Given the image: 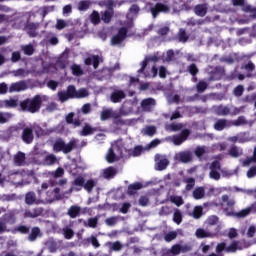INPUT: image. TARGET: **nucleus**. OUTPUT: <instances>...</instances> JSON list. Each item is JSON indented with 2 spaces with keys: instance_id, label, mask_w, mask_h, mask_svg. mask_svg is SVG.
<instances>
[{
  "instance_id": "nucleus-28",
  "label": "nucleus",
  "mask_w": 256,
  "mask_h": 256,
  "mask_svg": "<svg viewBox=\"0 0 256 256\" xmlns=\"http://www.w3.org/2000/svg\"><path fill=\"white\" fill-rule=\"evenodd\" d=\"M116 175H117V168H115L113 166H109L108 168L104 169V171H103L104 179H115Z\"/></svg>"
},
{
  "instance_id": "nucleus-14",
  "label": "nucleus",
  "mask_w": 256,
  "mask_h": 256,
  "mask_svg": "<svg viewBox=\"0 0 256 256\" xmlns=\"http://www.w3.org/2000/svg\"><path fill=\"white\" fill-rule=\"evenodd\" d=\"M40 26L41 24L39 22H28L24 29L29 37H37V29H39Z\"/></svg>"
},
{
  "instance_id": "nucleus-40",
  "label": "nucleus",
  "mask_w": 256,
  "mask_h": 256,
  "mask_svg": "<svg viewBox=\"0 0 256 256\" xmlns=\"http://www.w3.org/2000/svg\"><path fill=\"white\" fill-rule=\"evenodd\" d=\"M190 215L193 219H201L203 217V206H195Z\"/></svg>"
},
{
  "instance_id": "nucleus-32",
  "label": "nucleus",
  "mask_w": 256,
  "mask_h": 256,
  "mask_svg": "<svg viewBox=\"0 0 256 256\" xmlns=\"http://www.w3.org/2000/svg\"><path fill=\"white\" fill-rule=\"evenodd\" d=\"M179 43H187L189 41V35L184 28H180L177 34Z\"/></svg>"
},
{
  "instance_id": "nucleus-24",
  "label": "nucleus",
  "mask_w": 256,
  "mask_h": 256,
  "mask_svg": "<svg viewBox=\"0 0 256 256\" xmlns=\"http://www.w3.org/2000/svg\"><path fill=\"white\" fill-rule=\"evenodd\" d=\"M156 159H159L157 162V170L158 171H165L167 167H169V159L161 156V155H156Z\"/></svg>"
},
{
  "instance_id": "nucleus-22",
  "label": "nucleus",
  "mask_w": 256,
  "mask_h": 256,
  "mask_svg": "<svg viewBox=\"0 0 256 256\" xmlns=\"http://www.w3.org/2000/svg\"><path fill=\"white\" fill-rule=\"evenodd\" d=\"M214 113L218 115V117H227V115H231V108L219 105L214 108Z\"/></svg>"
},
{
  "instance_id": "nucleus-25",
  "label": "nucleus",
  "mask_w": 256,
  "mask_h": 256,
  "mask_svg": "<svg viewBox=\"0 0 256 256\" xmlns=\"http://www.w3.org/2000/svg\"><path fill=\"white\" fill-rule=\"evenodd\" d=\"M46 156H47V151L35 150L33 161H35V163H37L38 165H41V163H43V159H45Z\"/></svg>"
},
{
  "instance_id": "nucleus-52",
  "label": "nucleus",
  "mask_w": 256,
  "mask_h": 256,
  "mask_svg": "<svg viewBox=\"0 0 256 256\" xmlns=\"http://www.w3.org/2000/svg\"><path fill=\"white\" fill-rule=\"evenodd\" d=\"M85 97H89V91L85 88H80L76 90L75 99H85Z\"/></svg>"
},
{
  "instance_id": "nucleus-57",
  "label": "nucleus",
  "mask_w": 256,
  "mask_h": 256,
  "mask_svg": "<svg viewBox=\"0 0 256 256\" xmlns=\"http://www.w3.org/2000/svg\"><path fill=\"white\" fill-rule=\"evenodd\" d=\"M243 93H245V87H243V85H238L233 90V94L235 97H241Z\"/></svg>"
},
{
  "instance_id": "nucleus-45",
  "label": "nucleus",
  "mask_w": 256,
  "mask_h": 256,
  "mask_svg": "<svg viewBox=\"0 0 256 256\" xmlns=\"http://www.w3.org/2000/svg\"><path fill=\"white\" fill-rule=\"evenodd\" d=\"M241 125H247V120L244 116H239L236 120H231V127H241Z\"/></svg>"
},
{
  "instance_id": "nucleus-13",
  "label": "nucleus",
  "mask_w": 256,
  "mask_h": 256,
  "mask_svg": "<svg viewBox=\"0 0 256 256\" xmlns=\"http://www.w3.org/2000/svg\"><path fill=\"white\" fill-rule=\"evenodd\" d=\"M27 89H29L27 82L25 80H21L10 85L9 93H21V91H27Z\"/></svg>"
},
{
  "instance_id": "nucleus-35",
  "label": "nucleus",
  "mask_w": 256,
  "mask_h": 256,
  "mask_svg": "<svg viewBox=\"0 0 256 256\" xmlns=\"http://www.w3.org/2000/svg\"><path fill=\"white\" fill-rule=\"evenodd\" d=\"M14 163H15V165H17L18 167H21V166L25 165V153H23V152H18V153L14 156Z\"/></svg>"
},
{
  "instance_id": "nucleus-1",
  "label": "nucleus",
  "mask_w": 256,
  "mask_h": 256,
  "mask_svg": "<svg viewBox=\"0 0 256 256\" xmlns=\"http://www.w3.org/2000/svg\"><path fill=\"white\" fill-rule=\"evenodd\" d=\"M43 107V96L37 94L32 98H26L19 103V111L23 113H39Z\"/></svg>"
},
{
  "instance_id": "nucleus-53",
  "label": "nucleus",
  "mask_w": 256,
  "mask_h": 256,
  "mask_svg": "<svg viewBox=\"0 0 256 256\" xmlns=\"http://www.w3.org/2000/svg\"><path fill=\"white\" fill-rule=\"evenodd\" d=\"M175 239H177L176 231H170L164 235V241H166V243H171V241H175Z\"/></svg>"
},
{
  "instance_id": "nucleus-54",
  "label": "nucleus",
  "mask_w": 256,
  "mask_h": 256,
  "mask_svg": "<svg viewBox=\"0 0 256 256\" xmlns=\"http://www.w3.org/2000/svg\"><path fill=\"white\" fill-rule=\"evenodd\" d=\"M173 221H174V223H176L177 225H181V223L183 222V214H181V211L176 210V211L174 212Z\"/></svg>"
},
{
  "instance_id": "nucleus-60",
  "label": "nucleus",
  "mask_w": 256,
  "mask_h": 256,
  "mask_svg": "<svg viewBox=\"0 0 256 256\" xmlns=\"http://www.w3.org/2000/svg\"><path fill=\"white\" fill-rule=\"evenodd\" d=\"M63 234H64L65 239H73L75 232H73V229H71V228H64Z\"/></svg>"
},
{
  "instance_id": "nucleus-23",
  "label": "nucleus",
  "mask_w": 256,
  "mask_h": 256,
  "mask_svg": "<svg viewBox=\"0 0 256 256\" xmlns=\"http://www.w3.org/2000/svg\"><path fill=\"white\" fill-rule=\"evenodd\" d=\"M100 15L103 23H105L106 25H109V23L113 21V17H115V11H111V10L101 11Z\"/></svg>"
},
{
  "instance_id": "nucleus-47",
  "label": "nucleus",
  "mask_w": 256,
  "mask_h": 256,
  "mask_svg": "<svg viewBox=\"0 0 256 256\" xmlns=\"http://www.w3.org/2000/svg\"><path fill=\"white\" fill-rule=\"evenodd\" d=\"M12 117V113L0 112V125H5V123H8L9 119H11Z\"/></svg>"
},
{
  "instance_id": "nucleus-3",
  "label": "nucleus",
  "mask_w": 256,
  "mask_h": 256,
  "mask_svg": "<svg viewBox=\"0 0 256 256\" xmlns=\"http://www.w3.org/2000/svg\"><path fill=\"white\" fill-rule=\"evenodd\" d=\"M117 157L120 159H125L124 151H123V142L116 141L111 148H109L108 153L106 155V160L108 163H115L117 161Z\"/></svg>"
},
{
  "instance_id": "nucleus-58",
  "label": "nucleus",
  "mask_w": 256,
  "mask_h": 256,
  "mask_svg": "<svg viewBox=\"0 0 256 256\" xmlns=\"http://www.w3.org/2000/svg\"><path fill=\"white\" fill-rule=\"evenodd\" d=\"M188 71H189L190 75H192V77H196L197 74L199 73V68H197V64L192 63L189 65Z\"/></svg>"
},
{
  "instance_id": "nucleus-48",
  "label": "nucleus",
  "mask_w": 256,
  "mask_h": 256,
  "mask_svg": "<svg viewBox=\"0 0 256 256\" xmlns=\"http://www.w3.org/2000/svg\"><path fill=\"white\" fill-rule=\"evenodd\" d=\"M97 225H99V217H92L88 219L87 224L85 227H90L91 229H97Z\"/></svg>"
},
{
  "instance_id": "nucleus-41",
  "label": "nucleus",
  "mask_w": 256,
  "mask_h": 256,
  "mask_svg": "<svg viewBox=\"0 0 256 256\" xmlns=\"http://www.w3.org/2000/svg\"><path fill=\"white\" fill-rule=\"evenodd\" d=\"M195 236L197 239H207V237H211V233L208 231H205L203 228H198L195 232Z\"/></svg>"
},
{
  "instance_id": "nucleus-26",
  "label": "nucleus",
  "mask_w": 256,
  "mask_h": 256,
  "mask_svg": "<svg viewBox=\"0 0 256 256\" xmlns=\"http://www.w3.org/2000/svg\"><path fill=\"white\" fill-rule=\"evenodd\" d=\"M67 215H69L71 219H77V217L81 215V207L78 205L70 206L68 209Z\"/></svg>"
},
{
  "instance_id": "nucleus-36",
  "label": "nucleus",
  "mask_w": 256,
  "mask_h": 256,
  "mask_svg": "<svg viewBox=\"0 0 256 256\" xmlns=\"http://www.w3.org/2000/svg\"><path fill=\"white\" fill-rule=\"evenodd\" d=\"M139 189H143V184L141 182H136L128 186V195H135Z\"/></svg>"
},
{
  "instance_id": "nucleus-12",
  "label": "nucleus",
  "mask_w": 256,
  "mask_h": 256,
  "mask_svg": "<svg viewBox=\"0 0 256 256\" xmlns=\"http://www.w3.org/2000/svg\"><path fill=\"white\" fill-rule=\"evenodd\" d=\"M124 159H130V157H139L143 153V146H136L133 149L125 148L123 144Z\"/></svg>"
},
{
  "instance_id": "nucleus-49",
  "label": "nucleus",
  "mask_w": 256,
  "mask_h": 256,
  "mask_svg": "<svg viewBox=\"0 0 256 256\" xmlns=\"http://www.w3.org/2000/svg\"><path fill=\"white\" fill-rule=\"evenodd\" d=\"M142 133L144 135H147L148 137H153V135H155V133H157V128L155 126H146Z\"/></svg>"
},
{
  "instance_id": "nucleus-18",
  "label": "nucleus",
  "mask_w": 256,
  "mask_h": 256,
  "mask_svg": "<svg viewBox=\"0 0 256 256\" xmlns=\"http://www.w3.org/2000/svg\"><path fill=\"white\" fill-rule=\"evenodd\" d=\"M17 107H19V99L10 98L0 101L1 109H15Z\"/></svg>"
},
{
  "instance_id": "nucleus-6",
  "label": "nucleus",
  "mask_w": 256,
  "mask_h": 256,
  "mask_svg": "<svg viewBox=\"0 0 256 256\" xmlns=\"http://www.w3.org/2000/svg\"><path fill=\"white\" fill-rule=\"evenodd\" d=\"M72 185L74 187H84L87 193H93V188L97 185V182H95L93 179H89L85 182V178L78 176L74 179Z\"/></svg>"
},
{
  "instance_id": "nucleus-9",
  "label": "nucleus",
  "mask_w": 256,
  "mask_h": 256,
  "mask_svg": "<svg viewBox=\"0 0 256 256\" xmlns=\"http://www.w3.org/2000/svg\"><path fill=\"white\" fill-rule=\"evenodd\" d=\"M209 74V81H221L225 77V68L223 66H211Z\"/></svg>"
},
{
  "instance_id": "nucleus-55",
  "label": "nucleus",
  "mask_w": 256,
  "mask_h": 256,
  "mask_svg": "<svg viewBox=\"0 0 256 256\" xmlns=\"http://www.w3.org/2000/svg\"><path fill=\"white\" fill-rule=\"evenodd\" d=\"M170 201H171V203H174V205H176V207H181V205H183V203H185L183 201V197H181V196H172V197H170Z\"/></svg>"
},
{
  "instance_id": "nucleus-59",
  "label": "nucleus",
  "mask_w": 256,
  "mask_h": 256,
  "mask_svg": "<svg viewBox=\"0 0 256 256\" xmlns=\"http://www.w3.org/2000/svg\"><path fill=\"white\" fill-rule=\"evenodd\" d=\"M228 154L230 155V157H234V158H237V157L241 156V154L239 153V148H237V146H232L229 149Z\"/></svg>"
},
{
  "instance_id": "nucleus-21",
  "label": "nucleus",
  "mask_w": 256,
  "mask_h": 256,
  "mask_svg": "<svg viewBox=\"0 0 256 256\" xmlns=\"http://www.w3.org/2000/svg\"><path fill=\"white\" fill-rule=\"evenodd\" d=\"M125 97H127V95L123 90H116L111 93L110 100L112 103H121Z\"/></svg>"
},
{
  "instance_id": "nucleus-43",
  "label": "nucleus",
  "mask_w": 256,
  "mask_h": 256,
  "mask_svg": "<svg viewBox=\"0 0 256 256\" xmlns=\"http://www.w3.org/2000/svg\"><path fill=\"white\" fill-rule=\"evenodd\" d=\"M193 197L194 199H203L205 197V188L204 187H197L193 191Z\"/></svg>"
},
{
  "instance_id": "nucleus-27",
  "label": "nucleus",
  "mask_w": 256,
  "mask_h": 256,
  "mask_svg": "<svg viewBox=\"0 0 256 256\" xmlns=\"http://www.w3.org/2000/svg\"><path fill=\"white\" fill-rule=\"evenodd\" d=\"M207 11H208L207 4H197L194 7V13L198 17H205V15H207Z\"/></svg>"
},
{
  "instance_id": "nucleus-37",
  "label": "nucleus",
  "mask_w": 256,
  "mask_h": 256,
  "mask_svg": "<svg viewBox=\"0 0 256 256\" xmlns=\"http://www.w3.org/2000/svg\"><path fill=\"white\" fill-rule=\"evenodd\" d=\"M90 21L93 25H99L101 23V14L97 10H93V12L89 16Z\"/></svg>"
},
{
  "instance_id": "nucleus-30",
  "label": "nucleus",
  "mask_w": 256,
  "mask_h": 256,
  "mask_svg": "<svg viewBox=\"0 0 256 256\" xmlns=\"http://www.w3.org/2000/svg\"><path fill=\"white\" fill-rule=\"evenodd\" d=\"M99 7H106V11H115V1L114 0H100L98 1Z\"/></svg>"
},
{
  "instance_id": "nucleus-7",
  "label": "nucleus",
  "mask_w": 256,
  "mask_h": 256,
  "mask_svg": "<svg viewBox=\"0 0 256 256\" xmlns=\"http://www.w3.org/2000/svg\"><path fill=\"white\" fill-rule=\"evenodd\" d=\"M77 94V88L75 85H69L66 91L58 92V99L61 103H65V101H69V99H75Z\"/></svg>"
},
{
  "instance_id": "nucleus-20",
  "label": "nucleus",
  "mask_w": 256,
  "mask_h": 256,
  "mask_svg": "<svg viewBox=\"0 0 256 256\" xmlns=\"http://www.w3.org/2000/svg\"><path fill=\"white\" fill-rule=\"evenodd\" d=\"M65 121L67 125H73L74 128L81 127V123H83L81 119H75V112L68 113L65 117Z\"/></svg>"
},
{
  "instance_id": "nucleus-63",
  "label": "nucleus",
  "mask_w": 256,
  "mask_h": 256,
  "mask_svg": "<svg viewBox=\"0 0 256 256\" xmlns=\"http://www.w3.org/2000/svg\"><path fill=\"white\" fill-rule=\"evenodd\" d=\"M169 129H170V131H174V132L181 131V129H183V124L182 123H171L169 125Z\"/></svg>"
},
{
  "instance_id": "nucleus-62",
  "label": "nucleus",
  "mask_w": 256,
  "mask_h": 256,
  "mask_svg": "<svg viewBox=\"0 0 256 256\" xmlns=\"http://www.w3.org/2000/svg\"><path fill=\"white\" fill-rule=\"evenodd\" d=\"M223 251H227V243H218L216 246V253L219 255L220 253H223Z\"/></svg>"
},
{
  "instance_id": "nucleus-56",
  "label": "nucleus",
  "mask_w": 256,
  "mask_h": 256,
  "mask_svg": "<svg viewBox=\"0 0 256 256\" xmlns=\"http://www.w3.org/2000/svg\"><path fill=\"white\" fill-rule=\"evenodd\" d=\"M251 163H256V147L254 148L253 156L243 161V166L247 167L251 165Z\"/></svg>"
},
{
  "instance_id": "nucleus-33",
  "label": "nucleus",
  "mask_w": 256,
  "mask_h": 256,
  "mask_svg": "<svg viewBox=\"0 0 256 256\" xmlns=\"http://www.w3.org/2000/svg\"><path fill=\"white\" fill-rule=\"evenodd\" d=\"M85 65H92L94 69H98L99 68V57L97 55H94L91 57H87L84 60Z\"/></svg>"
},
{
  "instance_id": "nucleus-64",
  "label": "nucleus",
  "mask_w": 256,
  "mask_h": 256,
  "mask_svg": "<svg viewBox=\"0 0 256 256\" xmlns=\"http://www.w3.org/2000/svg\"><path fill=\"white\" fill-rule=\"evenodd\" d=\"M117 217L116 216H112V217H109L105 220V223L106 225H108V227H113L115 225H117Z\"/></svg>"
},
{
  "instance_id": "nucleus-10",
  "label": "nucleus",
  "mask_w": 256,
  "mask_h": 256,
  "mask_svg": "<svg viewBox=\"0 0 256 256\" xmlns=\"http://www.w3.org/2000/svg\"><path fill=\"white\" fill-rule=\"evenodd\" d=\"M170 8L167 4L156 3L154 6L150 7V13L153 19H157L159 17V13H169Z\"/></svg>"
},
{
  "instance_id": "nucleus-46",
  "label": "nucleus",
  "mask_w": 256,
  "mask_h": 256,
  "mask_svg": "<svg viewBox=\"0 0 256 256\" xmlns=\"http://www.w3.org/2000/svg\"><path fill=\"white\" fill-rule=\"evenodd\" d=\"M24 55H27L28 57H31L33 53H35V48L33 47L32 44H27L21 47Z\"/></svg>"
},
{
  "instance_id": "nucleus-29",
  "label": "nucleus",
  "mask_w": 256,
  "mask_h": 256,
  "mask_svg": "<svg viewBox=\"0 0 256 256\" xmlns=\"http://www.w3.org/2000/svg\"><path fill=\"white\" fill-rule=\"evenodd\" d=\"M97 131V128L92 127L89 124H85L82 130L80 131L81 137H89V135H93Z\"/></svg>"
},
{
  "instance_id": "nucleus-2",
  "label": "nucleus",
  "mask_w": 256,
  "mask_h": 256,
  "mask_svg": "<svg viewBox=\"0 0 256 256\" xmlns=\"http://www.w3.org/2000/svg\"><path fill=\"white\" fill-rule=\"evenodd\" d=\"M54 153H64V155H69L73 149H77V139L72 138L68 143H65L63 138H57L53 143Z\"/></svg>"
},
{
  "instance_id": "nucleus-31",
  "label": "nucleus",
  "mask_w": 256,
  "mask_h": 256,
  "mask_svg": "<svg viewBox=\"0 0 256 256\" xmlns=\"http://www.w3.org/2000/svg\"><path fill=\"white\" fill-rule=\"evenodd\" d=\"M37 237H41V229L39 227H33L27 239L30 243L37 241Z\"/></svg>"
},
{
  "instance_id": "nucleus-61",
  "label": "nucleus",
  "mask_w": 256,
  "mask_h": 256,
  "mask_svg": "<svg viewBox=\"0 0 256 256\" xmlns=\"http://www.w3.org/2000/svg\"><path fill=\"white\" fill-rule=\"evenodd\" d=\"M110 118H111V110L106 109L101 112L100 114L101 121H107V119H110Z\"/></svg>"
},
{
  "instance_id": "nucleus-50",
  "label": "nucleus",
  "mask_w": 256,
  "mask_h": 256,
  "mask_svg": "<svg viewBox=\"0 0 256 256\" xmlns=\"http://www.w3.org/2000/svg\"><path fill=\"white\" fill-rule=\"evenodd\" d=\"M91 7V1L82 0L78 3V11H87Z\"/></svg>"
},
{
  "instance_id": "nucleus-44",
  "label": "nucleus",
  "mask_w": 256,
  "mask_h": 256,
  "mask_svg": "<svg viewBox=\"0 0 256 256\" xmlns=\"http://www.w3.org/2000/svg\"><path fill=\"white\" fill-rule=\"evenodd\" d=\"M208 87H209V84L205 80H200L196 84V91H198V93H205Z\"/></svg>"
},
{
  "instance_id": "nucleus-38",
  "label": "nucleus",
  "mask_w": 256,
  "mask_h": 256,
  "mask_svg": "<svg viewBox=\"0 0 256 256\" xmlns=\"http://www.w3.org/2000/svg\"><path fill=\"white\" fill-rule=\"evenodd\" d=\"M251 207L244 208L240 210L239 212H236V219H245V217H248V215H251Z\"/></svg>"
},
{
  "instance_id": "nucleus-4",
  "label": "nucleus",
  "mask_w": 256,
  "mask_h": 256,
  "mask_svg": "<svg viewBox=\"0 0 256 256\" xmlns=\"http://www.w3.org/2000/svg\"><path fill=\"white\" fill-rule=\"evenodd\" d=\"M23 124H18L15 126H12L10 128L11 133H19V131H22L21 139L26 145H31L33 143V140L35 139V136L33 135V128L26 127L23 128Z\"/></svg>"
},
{
  "instance_id": "nucleus-17",
  "label": "nucleus",
  "mask_w": 256,
  "mask_h": 256,
  "mask_svg": "<svg viewBox=\"0 0 256 256\" xmlns=\"http://www.w3.org/2000/svg\"><path fill=\"white\" fill-rule=\"evenodd\" d=\"M155 105H157V102L154 98H146L141 101L142 111H145L146 113H151Z\"/></svg>"
},
{
  "instance_id": "nucleus-8",
  "label": "nucleus",
  "mask_w": 256,
  "mask_h": 256,
  "mask_svg": "<svg viewBox=\"0 0 256 256\" xmlns=\"http://www.w3.org/2000/svg\"><path fill=\"white\" fill-rule=\"evenodd\" d=\"M223 203H227V207L224 208V213L227 217H236L237 212H235V200L229 199V195H222Z\"/></svg>"
},
{
  "instance_id": "nucleus-19",
  "label": "nucleus",
  "mask_w": 256,
  "mask_h": 256,
  "mask_svg": "<svg viewBox=\"0 0 256 256\" xmlns=\"http://www.w3.org/2000/svg\"><path fill=\"white\" fill-rule=\"evenodd\" d=\"M25 203L26 205H40L43 201L37 199V194H35V192L30 191L25 194Z\"/></svg>"
},
{
  "instance_id": "nucleus-11",
  "label": "nucleus",
  "mask_w": 256,
  "mask_h": 256,
  "mask_svg": "<svg viewBox=\"0 0 256 256\" xmlns=\"http://www.w3.org/2000/svg\"><path fill=\"white\" fill-rule=\"evenodd\" d=\"M175 159L180 163H191L193 161V152L191 150L180 151L175 155Z\"/></svg>"
},
{
  "instance_id": "nucleus-39",
  "label": "nucleus",
  "mask_w": 256,
  "mask_h": 256,
  "mask_svg": "<svg viewBox=\"0 0 256 256\" xmlns=\"http://www.w3.org/2000/svg\"><path fill=\"white\" fill-rule=\"evenodd\" d=\"M238 249L241 250V247H239V241L235 240L226 246V253H237Z\"/></svg>"
},
{
  "instance_id": "nucleus-16",
  "label": "nucleus",
  "mask_w": 256,
  "mask_h": 256,
  "mask_svg": "<svg viewBox=\"0 0 256 256\" xmlns=\"http://www.w3.org/2000/svg\"><path fill=\"white\" fill-rule=\"evenodd\" d=\"M231 128V120L220 118L214 123L215 131H225V129Z\"/></svg>"
},
{
  "instance_id": "nucleus-51",
  "label": "nucleus",
  "mask_w": 256,
  "mask_h": 256,
  "mask_svg": "<svg viewBox=\"0 0 256 256\" xmlns=\"http://www.w3.org/2000/svg\"><path fill=\"white\" fill-rule=\"evenodd\" d=\"M71 71H72V75H74L75 77H81V75H83V69L81 68L80 65L73 64L71 66Z\"/></svg>"
},
{
  "instance_id": "nucleus-34",
  "label": "nucleus",
  "mask_w": 256,
  "mask_h": 256,
  "mask_svg": "<svg viewBox=\"0 0 256 256\" xmlns=\"http://www.w3.org/2000/svg\"><path fill=\"white\" fill-rule=\"evenodd\" d=\"M57 163V156L55 154H47L43 159V165H55Z\"/></svg>"
},
{
  "instance_id": "nucleus-15",
  "label": "nucleus",
  "mask_w": 256,
  "mask_h": 256,
  "mask_svg": "<svg viewBox=\"0 0 256 256\" xmlns=\"http://www.w3.org/2000/svg\"><path fill=\"white\" fill-rule=\"evenodd\" d=\"M43 207H36L32 210H25L24 217L26 219H37V217H41L44 213Z\"/></svg>"
},
{
  "instance_id": "nucleus-5",
  "label": "nucleus",
  "mask_w": 256,
  "mask_h": 256,
  "mask_svg": "<svg viewBox=\"0 0 256 256\" xmlns=\"http://www.w3.org/2000/svg\"><path fill=\"white\" fill-rule=\"evenodd\" d=\"M15 223H17V218L13 212L6 213L0 217V235L9 233L11 229H9L7 225H15Z\"/></svg>"
},
{
  "instance_id": "nucleus-42",
  "label": "nucleus",
  "mask_w": 256,
  "mask_h": 256,
  "mask_svg": "<svg viewBox=\"0 0 256 256\" xmlns=\"http://www.w3.org/2000/svg\"><path fill=\"white\" fill-rule=\"evenodd\" d=\"M84 245L87 243H91V245H93V247H95L96 249H99V247H101V244H99V240H97V236L92 235L90 238H86L83 240Z\"/></svg>"
}]
</instances>
